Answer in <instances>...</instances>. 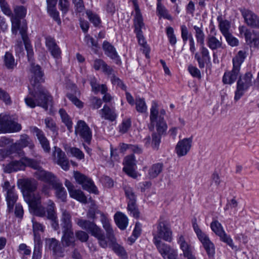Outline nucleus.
<instances>
[{"label":"nucleus","mask_w":259,"mask_h":259,"mask_svg":"<svg viewBox=\"0 0 259 259\" xmlns=\"http://www.w3.org/2000/svg\"><path fill=\"white\" fill-rule=\"evenodd\" d=\"M153 243L156 241L162 242L161 239L167 242H171L172 240V231L168 224L164 221L159 222L157 231L153 233Z\"/></svg>","instance_id":"6e6552de"},{"label":"nucleus","mask_w":259,"mask_h":259,"mask_svg":"<svg viewBox=\"0 0 259 259\" xmlns=\"http://www.w3.org/2000/svg\"><path fill=\"white\" fill-rule=\"evenodd\" d=\"M22 126L12 116L0 114V133H12L20 131Z\"/></svg>","instance_id":"423d86ee"},{"label":"nucleus","mask_w":259,"mask_h":259,"mask_svg":"<svg viewBox=\"0 0 259 259\" xmlns=\"http://www.w3.org/2000/svg\"><path fill=\"white\" fill-rule=\"evenodd\" d=\"M23 160H24L25 167L28 166L31 167L36 170V171H38L42 168L41 166L40 165L39 160L29 158L27 157H23Z\"/></svg>","instance_id":"de8ad7c7"},{"label":"nucleus","mask_w":259,"mask_h":259,"mask_svg":"<svg viewBox=\"0 0 259 259\" xmlns=\"http://www.w3.org/2000/svg\"><path fill=\"white\" fill-rule=\"evenodd\" d=\"M47 10L49 15L54 20L57 21L58 24H60L61 20L59 18V12L56 8L57 0H47Z\"/></svg>","instance_id":"c756f323"},{"label":"nucleus","mask_w":259,"mask_h":259,"mask_svg":"<svg viewBox=\"0 0 259 259\" xmlns=\"http://www.w3.org/2000/svg\"><path fill=\"white\" fill-rule=\"evenodd\" d=\"M124 165L123 170L129 176L135 178L137 177V174L134 170L135 165V159L133 155L127 156L124 158L123 162Z\"/></svg>","instance_id":"b1692460"},{"label":"nucleus","mask_w":259,"mask_h":259,"mask_svg":"<svg viewBox=\"0 0 259 259\" xmlns=\"http://www.w3.org/2000/svg\"><path fill=\"white\" fill-rule=\"evenodd\" d=\"M30 95L25 99V102L30 108H33L37 106L47 110L48 106L52 105V96L45 88L39 84L34 86L33 91L30 92Z\"/></svg>","instance_id":"7ed1b4c3"},{"label":"nucleus","mask_w":259,"mask_h":259,"mask_svg":"<svg viewBox=\"0 0 259 259\" xmlns=\"http://www.w3.org/2000/svg\"><path fill=\"white\" fill-rule=\"evenodd\" d=\"M157 12L160 17L169 20H172L171 15L169 14L167 10L162 4H157Z\"/></svg>","instance_id":"864d4df0"},{"label":"nucleus","mask_w":259,"mask_h":259,"mask_svg":"<svg viewBox=\"0 0 259 259\" xmlns=\"http://www.w3.org/2000/svg\"><path fill=\"white\" fill-rule=\"evenodd\" d=\"M46 245L53 252V255L58 257H63L64 248L62 246L59 241L56 239L52 238L46 239Z\"/></svg>","instance_id":"aec40b11"},{"label":"nucleus","mask_w":259,"mask_h":259,"mask_svg":"<svg viewBox=\"0 0 259 259\" xmlns=\"http://www.w3.org/2000/svg\"><path fill=\"white\" fill-rule=\"evenodd\" d=\"M163 170V164L158 162L152 165L148 170V176L150 179L157 177Z\"/></svg>","instance_id":"4c0bfd02"},{"label":"nucleus","mask_w":259,"mask_h":259,"mask_svg":"<svg viewBox=\"0 0 259 259\" xmlns=\"http://www.w3.org/2000/svg\"><path fill=\"white\" fill-rule=\"evenodd\" d=\"M240 70L233 67L231 71L226 72L223 77V82L229 84L234 82L239 74Z\"/></svg>","instance_id":"7c9ffc66"},{"label":"nucleus","mask_w":259,"mask_h":259,"mask_svg":"<svg viewBox=\"0 0 259 259\" xmlns=\"http://www.w3.org/2000/svg\"><path fill=\"white\" fill-rule=\"evenodd\" d=\"M240 11L245 23L248 26L252 28H259V16L248 9H243Z\"/></svg>","instance_id":"6ab92c4d"},{"label":"nucleus","mask_w":259,"mask_h":259,"mask_svg":"<svg viewBox=\"0 0 259 259\" xmlns=\"http://www.w3.org/2000/svg\"><path fill=\"white\" fill-rule=\"evenodd\" d=\"M114 220L116 225L121 230H124L127 226L128 220L127 217L121 212H117L114 214Z\"/></svg>","instance_id":"e433bc0d"},{"label":"nucleus","mask_w":259,"mask_h":259,"mask_svg":"<svg viewBox=\"0 0 259 259\" xmlns=\"http://www.w3.org/2000/svg\"><path fill=\"white\" fill-rule=\"evenodd\" d=\"M133 21L135 27V32L142 31V29L144 27V23L140 11L135 12Z\"/></svg>","instance_id":"a19ab883"},{"label":"nucleus","mask_w":259,"mask_h":259,"mask_svg":"<svg viewBox=\"0 0 259 259\" xmlns=\"http://www.w3.org/2000/svg\"><path fill=\"white\" fill-rule=\"evenodd\" d=\"M87 15L90 21L95 26L97 27L100 25L101 23V21L98 15L93 13L91 11L87 12Z\"/></svg>","instance_id":"338daca9"},{"label":"nucleus","mask_w":259,"mask_h":259,"mask_svg":"<svg viewBox=\"0 0 259 259\" xmlns=\"http://www.w3.org/2000/svg\"><path fill=\"white\" fill-rule=\"evenodd\" d=\"M52 189L55 190L56 196L61 201H66L67 193L60 181Z\"/></svg>","instance_id":"ea45409f"},{"label":"nucleus","mask_w":259,"mask_h":259,"mask_svg":"<svg viewBox=\"0 0 259 259\" xmlns=\"http://www.w3.org/2000/svg\"><path fill=\"white\" fill-rule=\"evenodd\" d=\"M53 158L54 162L60 165L64 170L69 169V164L65 153L59 147L55 146L53 152Z\"/></svg>","instance_id":"dca6fc26"},{"label":"nucleus","mask_w":259,"mask_h":259,"mask_svg":"<svg viewBox=\"0 0 259 259\" xmlns=\"http://www.w3.org/2000/svg\"><path fill=\"white\" fill-rule=\"evenodd\" d=\"M194 29L195 31V37L197 41L200 45L204 44L205 35L201 28L197 26H194Z\"/></svg>","instance_id":"13d9d810"},{"label":"nucleus","mask_w":259,"mask_h":259,"mask_svg":"<svg viewBox=\"0 0 259 259\" xmlns=\"http://www.w3.org/2000/svg\"><path fill=\"white\" fill-rule=\"evenodd\" d=\"M200 45V53L201 55H199L198 53H196L195 54V59L197 61L199 68L202 69L204 68L205 63L210 61V57L209 51L204 46V44Z\"/></svg>","instance_id":"4be33fe9"},{"label":"nucleus","mask_w":259,"mask_h":259,"mask_svg":"<svg viewBox=\"0 0 259 259\" xmlns=\"http://www.w3.org/2000/svg\"><path fill=\"white\" fill-rule=\"evenodd\" d=\"M132 122L130 118L124 119L119 126V132L122 134L126 133L130 128Z\"/></svg>","instance_id":"e2e57ef3"},{"label":"nucleus","mask_w":259,"mask_h":259,"mask_svg":"<svg viewBox=\"0 0 259 259\" xmlns=\"http://www.w3.org/2000/svg\"><path fill=\"white\" fill-rule=\"evenodd\" d=\"M127 210L130 212L133 217L138 218L139 217V212L136 204V201H128Z\"/></svg>","instance_id":"680f3d73"},{"label":"nucleus","mask_w":259,"mask_h":259,"mask_svg":"<svg viewBox=\"0 0 259 259\" xmlns=\"http://www.w3.org/2000/svg\"><path fill=\"white\" fill-rule=\"evenodd\" d=\"M105 54L112 60L118 61L119 56L116 51L115 48L107 41H104L102 46Z\"/></svg>","instance_id":"72a5a7b5"},{"label":"nucleus","mask_w":259,"mask_h":259,"mask_svg":"<svg viewBox=\"0 0 259 259\" xmlns=\"http://www.w3.org/2000/svg\"><path fill=\"white\" fill-rule=\"evenodd\" d=\"M158 113L157 105L155 103H153L150 109V126L149 128L152 131L154 126H155L157 133L162 135L166 132L167 126L164 117L158 116Z\"/></svg>","instance_id":"20e7f679"},{"label":"nucleus","mask_w":259,"mask_h":259,"mask_svg":"<svg viewBox=\"0 0 259 259\" xmlns=\"http://www.w3.org/2000/svg\"><path fill=\"white\" fill-rule=\"evenodd\" d=\"M27 27L26 23L23 22L22 27L20 29V34L23 39L25 47L27 51L28 60H30L33 56V51L32 46L27 41V35L26 34Z\"/></svg>","instance_id":"bb28decb"},{"label":"nucleus","mask_w":259,"mask_h":259,"mask_svg":"<svg viewBox=\"0 0 259 259\" xmlns=\"http://www.w3.org/2000/svg\"><path fill=\"white\" fill-rule=\"evenodd\" d=\"M192 144V138H184L178 142L175 152L179 157L186 155L190 151Z\"/></svg>","instance_id":"a211bd4d"},{"label":"nucleus","mask_w":259,"mask_h":259,"mask_svg":"<svg viewBox=\"0 0 259 259\" xmlns=\"http://www.w3.org/2000/svg\"><path fill=\"white\" fill-rule=\"evenodd\" d=\"M246 57V52L239 51L236 56L233 59V67L240 69V66Z\"/></svg>","instance_id":"c03bdc74"},{"label":"nucleus","mask_w":259,"mask_h":259,"mask_svg":"<svg viewBox=\"0 0 259 259\" xmlns=\"http://www.w3.org/2000/svg\"><path fill=\"white\" fill-rule=\"evenodd\" d=\"M55 204L51 200H49L48 203V206L47 208V218L54 221L56 219L55 213L54 211Z\"/></svg>","instance_id":"4d7b16f0"},{"label":"nucleus","mask_w":259,"mask_h":259,"mask_svg":"<svg viewBox=\"0 0 259 259\" xmlns=\"http://www.w3.org/2000/svg\"><path fill=\"white\" fill-rule=\"evenodd\" d=\"M45 44L48 50L54 58L58 59L60 57L61 51L54 37L50 35L46 36L45 37Z\"/></svg>","instance_id":"412c9836"},{"label":"nucleus","mask_w":259,"mask_h":259,"mask_svg":"<svg viewBox=\"0 0 259 259\" xmlns=\"http://www.w3.org/2000/svg\"><path fill=\"white\" fill-rule=\"evenodd\" d=\"M245 38L247 43L259 48V33L255 32L254 31L251 32L249 30H246Z\"/></svg>","instance_id":"c9c22d12"},{"label":"nucleus","mask_w":259,"mask_h":259,"mask_svg":"<svg viewBox=\"0 0 259 259\" xmlns=\"http://www.w3.org/2000/svg\"><path fill=\"white\" fill-rule=\"evenodd\" d=\"M30 72L33 74V76L34 78V80L35 81L39 82L44 81L43 78L44 74L39 65L32 64L30 68Z\"/></svg>","instance_id":"58836bf2"},{"label":"nucleus","mask_w":259,"mask_h":259,"mask_svg":"<svg viewBox=\"0 0 259 259\" xmlns=\"http://www.w3.org/2000/svg\"><path fill=\"white\" fill-rule=\"evenodd\" d=\"M33 232L34 235V240L36 238H39L41 240L40 236L39 234V232H43L44 231V226L40 223L36 222L34 219L32 220Z\"/></svg>","instance_id":"09e8293b"},{"label":"nucleus","mask_w":259,"mask_h":259,"mask_svg":"<svg viewBox=\"0 0 259 259\" xmlns=\"http://www.w3.org/2000/svg\"><path fill=\"white\" fill-rule=\"evenodd\" d=\"M61 221V225L63 230L73 229L71 222V215L70 212L65 209L62 210Z\"/></svg>","instance_id":"f704fd0d"},{"label":"nucleus","mask_w":259,"mask_h":259,"mask_svg":"<svg viewBox=\"0 0 259 259\" xmlns=\"http://www.w3.org/2000/svg\"><path fill=\"white\" fill-rule=\"evenodd\" d=\"M192 223L193 229L199 241L205 248L209 257H213L215 253V248L213 243L210 241L208 236L199 228L196 218L192 220Z\"/></svg>","instance_id":"39448f33"},{"label":"nucleus","mask_w":259,"mask_h":259,"mask_svg":"<svg viewBox=\"0 0 259 259\" xmlns=\"http://www.w3.org/2000/svg\"><path fill=\"white\" fill-rule=\"evenodd\" d=\"M4 166V171L7 173L24 170L25 168V162L24 160H23V157L20 160L13 161Z\"/></svg>","instance_id":"393cba45"},{"label":"nucleus","mask_w":259,"mask_h":259,"mask_svg":"<svg viewBox=\"0 0 259 259\" xmlns=\"http://www.w3.org/2000/svg\"><path fill=\"white\" fill-rule=\"evenodd\" d=\"M230 23L227 20H221L219 22V28L223 36L230 33Z\"/></svg>","instance_id":"bf43d9fd"},{"label":"nucleus","mask_w":259,"mask_h":259,"mask_svg":"<svg viewBox=\"0 0 259 259\" xmlns=\"http://www.w3.org/2000/svg\"><path fill=\"white\" fill-rule=\"evenodd\" d=\"M252 74L248 72L240 76L237 82L236 90L235 92L234 100L238 101L244 95L250 87L252 85Z\"/></svg>","instance_id":"0eeeda50"},{"label":"nucleus","mask_w":259,"mask_h":259,"mask_svg":"<svg viewBox=\"0 0 259 259\" xmlns=\"http://www.w3.org/2000/svg\"><path fill=\"white\" fill-rule=\"evenodd\" d=\"M136 108L138 112L140 113L145 112L147 110V106L144 99L137 98L136 99Z\"/></svg>","instance_id":"052dcab7"},{"label":"nucleus","mask_w":259,"mask_h":259,"mask_svg":"<svg viewBox=\"0 0 259 259\" xmlns=\"http://www.w3.org/2000/svg\"><path fill=\"white\" fill-rule=\"evenodd\" d=\"M68 152L70 153L72 156L76 157L78 160L84 159V155L83 153L78 148L76 147H70Z\"/></svg>","instance_id":"774afa93"},{"label":"nucleus","mask_w":259,"mask_h":259,"mask_svg":"<svg viewBox=\"0 0 259 259\" xmlns=\"http://www.w3.org/2000/svg\"><path fill=\"white\" fill-rule=\"evenodd\" d=\"M45 123L46 127L50 129L52 132L53 136L56 137L58 135V128L53 119L47 117L45 119Z\"/></svg>","instance_id":"603ef678"},{"label":"nucleus","mask_w":259,"mask_h":259,"mask_svg":"<svg viewBox=\"0 0 259 259\" xmlns=\"http://www.w3.org/2000/svg\"><path fill=\"white\" fill-rule=\"evenodd\" d=\"M69 195L71 197L82 203H85L87 201L86 197L80 190L74 189L69 193Z\"/></svg>","instance_id":"3c124183"},{"label":"nucleus","mask_w":259,"mask_h":259,"mask_svg":"<svg viewBox=\"0 0 259 259\" xmlns=\"http://www.w3.org/2000/svg\"><path fill=\"white\" fill-rule=\"evenodd\" d=\"M84 40L88 47L91 48L95 53H97L98 51L97 49L98 48V42L89 34L85 35Z\"/></svg>","instance_id":"5fc2aeb1"},{"label":"nucleus","mask_w":259,"mask_h":259,"mask_svg":"<svg viewBox=\"0 0 259 259\" xmlns=\"http://www.w3.org/2000/svg\"><path fill=\"white\" fill-rule=\"evenodd\" d=\"M59 112L63 122L65 123L69 132H71L72 128V122L69 117L66 111L63 109H60Z\"/></svg>","instance_id":"8fccbe9b"},{"label":"nucleus","mask_w":259,"mask_h":259,"mask_svg":"<svg viewBox=\"0 0 259 259\" xmlns=\"http://www.w3.org/2000/svg\"><path fill=\"white\" fill-rule=\"evenodd\" d=\"M34 176L38 180L49 184L52 188L60 181L52 172L46 171L42 168L38 171H35Z\"/></svg>","instance_id":"ddd939ff"},{"label":"nucleus","mask_w":259,"mask_h":259,"mask_svg":"<svg viewBox=\"0 0 259 259\" xmlns=\"http://www.w3.org/2000/svg\"><path fill=\"white\" fill-rule=\"evenodd\" d=\"M93 66L96 70H101L108 75L112 74L114 72V70L111 67L108 65L104 61L100 59L95 60Z\"/></svg>","instance_id":"cd10ccee"},{"label":"nucleus","mask_w":259,"mask_h":259,"mask_svg":"<svg viewBox=\"0 0 259 259\" xmlns=\"http://www.w3.org/2000/svg\"><path fill=\"white\" fill-rule=\"evenodd\" d=\"M21 187L23 193L28 195L27 200L30 211L31 213L39 217H44L46 215V210L41 205V197L39 193L32 194L37 188V182L34 180L25 179L21 182Z\"/></svg>","instance_id":"f03ea898"},{"label":"nucleus","mask_w":259,"mask_h":259,"mask_svg":"<svg viewBox=\"0 0 259 259\" xmlns=\"http://www.w3.org/2000/svg\"><path fill=\"white\" fill-rule=\"evenodd\" d=\"M136 36L138 40L139 44L142 47L141 49L143 51V53L145 54L146 58H149V53L150 52V49L147 45V42L145 39L143 35L142 31L135 32Z\"/></svg>","instance_id":"79ce46f5"},{"label":"nucleus","mask_w":259,"mask_h":259,"mask_svg":"<svg viewBox=\"0 0 259 259\" xmlns=\"http://www.w3.org/2000/svg\"><path fill=\"white\" fill-rule=\"evenodd\" d=\"M99 214L100 216V221L102 223L103 228L106 232H109L110 233V229L112 228L109 220L107 215L101 211L97 207L94 206L89 209L87 212V217L93 221L97 219V215Z\"/></svg>","instance_id":"f8f14e48"},{"label":"nucleus","mask_w":259,"mask_h":259,"mask_svg":"<svg viewBox=\"0 0 259 259\" xmlns=\"http://www.w3.org/2000/svg\"><path fill=\"white\" fill-rule=\"evenodd\" d=\"M34 176L38 180L49 184L52 188L60 181L52 172L46 171L42 168L38 171H35Z\"/></svg>","instance_id":"4468645a"},{"label":"nucleus","mask_w":259,"mask_h":259,"mask_svg":"<svg viewBox=\"0 0 259 259\" xmlns=\"http://www.w3.org/2000/svg\"><path fill=\"white\" fill-rule=\"evenodd\" d=\"M220 240L230 246L232 249H236L237 247L234 246L233 240L229 235H228L225 231L219 236Z\"/></svg>","instance_id":"0e129e2a"},{"label":"nucleus","mask_w":259,"mask_h":259,"mask_svg":"<svg viewBox=\"0 0 259 259\" xmlns=\"http://www.w3.org/2000/svg\"><path fill=\"white\" fill-rule=\"evenodd\" d=\"M3 191H6V201L7 202L8 210L9 212L12 211L14 204L18 200V195L16 192L14 186H11L8 181H6L2 184Z\"/></svg>","instance_id":"1a4fd4ad"},{"label":"nucleus","mask_w":259,"mask_h":259,"mask_svg":"<svg viewBox=\"0 0 259 259\" xmlns=\"http://www.w3.org/2000/svg\"><path fill=\"white\" fill-rule=\"evenodd\" d=\"M75 133L78 135L81 139L85 142L90 144L92 139V132L83 120H79L75 126Z\"/></svg>","instance_id":"2eb2a0df"},{"label":"nucleus","mask_w":259,"mask_h":259,"mask_svg":"<svg viewBox=\"0 0 259 259\" xmlns=\"http://www.w3.org/2000/svg\"><path fill=\"white\" fill-rule=\"evenodd\" d=\"M154 244L156 246L157 249L161 256L164 259H166V255H167L172 248L163 242L156 241V242H154Z\"/></svg>","instance_id":"37998d69"},{"label":"nucleus","mask_w":259,"mask_h":259,"mask_svg":"<svg viewBox=\"0 0 259 259\" xmlns=\"http://www.w3.org/2000/svg\"><path fill=\"white\" fill-rule=\"evenodd\" d=\"M74 177L76 182L81 185L84 190L95 194H98L97 187L90 178L78 171L74 172Z\"/></svg>","instance_id":"9b49d317"},{"label":"nucleus","mask_w":259,"mask_h":259,"mask_svg":"<svg viewBox=\"0 0 259 259\" xmlns=\"http://www.w3.org/2000/svg\"><path fill=\"white\" fill-rule=\"evenodd\" d=\"M206 44L212 51L223 48L222 37L218 38L214 35L209 34L206 38Z\"/></svg>","instance_id":"c85d7f7f"},{"label":"nucleus","mask_w":259,"mask_h":259,"mask_svg":"<svg viewBox=\"0 0 259 259\" xmlns=\"http://www.w3.org/2000/svg\"><path fill=\"white\" fill-rule=\"evenodd\" d=\"M210 228L212 231L218 236H219L224 232L222 225L218 221H212L210 224Z\"/></svg>","instance_id":"69168bd1"},{"label":"nucleus","mask_w":259,"mask_h":259,"mask_svg":"<svg viewBox=\"0 0 259 259\" xmlns=\"http://www.w3.org/2000/svg\"><path fill=\"white\" fill-rule=\"evenodd\" d=\"M63 236L61 238L62 245L64 247L72 246L75 245V240L74 237L73 229L62 230Z\"/></svg>","instance_id":"a878e982"},{"label":"nucleus","mask_w":259,"mask_h":259,"mask_svg":"<svg viewBox=\"0 0 259 259\" xmlns=\"http://www.w3.org/2000/svg\"><path fill=\"white\" fill-rule=\"evenodd\" d=\"M34 245L32 259H40L41 257L42 241L39 238L34 240Z\"/></svg>","instance_id":"49530a36"},{"label":"nucleus","mask_w":259,"mask_h":259,"mask_svg":"<svg viewBox=\"0 0 259 259\" xmlns=\"http://www.w3.org/2000/svg\"><path fill=\"white\" fill-rule=\"evenodd\" d=\"M178 243L180 245V248L183 252L184 256L187 259H196V258L192 255L191 249L188 243L185 241L183 236L181 235L178 239Z\"/></svg>","instance_id":"473e14b6"},{"label":"nucleus","mask_w":259,"mask_h":259,"mask_svg":"<svg viewBox=\"0 0 259 259\" xmlns=\"http://www.w3.org/2000/svg\"><path fill=\"white\" fill-rule=\"evenodd\" d=\"M75 222L81 228L86 230L96 238L101 247L106 248L109 246L118 255L123 258L126 257V252L124 248L116 242L112 228L110 229V234L109 232H106V236H105L102 229L93 222L78 218L76 219Z\"/></svg>","instance_id":"f257e3e1"},{"label":"nucleus","mask_w":259,"mask_h":259,"mask_svg":"<svg viewBox=\"0 0 259 259\" xmlns=\"http://www.w3.org/2000/svg\"><path fill=\"white\" fill-rule=\"evenodd\" d=\"M30 130L31 132H32L34 134H35V135L37 137L44 150L47 153L50 152L51 148L50 146L49 141L45 137L42 131L39 129L36 126L31 127L30 128Z\"/></svg>","instance_id":"5701e85b"},{"label":"nucleus","mask_w":259,"mask_h":259,"mask_svg":"<svg viewBox=\"0 0 259 259\" xmlns=\"http://www.w3.org/2000/svg\"><path fill=\"white\" fill-rule=\"evenodd\" d=\"M15 15L12 13L11 21L12 23V32L13 34H16L18 30L20 31L21 19L23 18L26 15V8L23 6H16L14 9Z\"/></svg>","instance_id":"9d476101"},{"label":"nucleus","mask_w":259,"mask_h":259,"mask_svg":"<svg viewBox=\"0 0 259 259\" xmlns=\"http://www.w3.org/2000/svg\"><path fill=\"white\" fill-rule=\"evenodd\" d=\"M28 147L30 149H32L34 145L30 138V137L26 134L21 135L20 139L17 142L12 144L10 147V150L11 152H18V149L20 150L21 148Z\"/></svg>","instance_id":"f3484780"},{"label":"nucleus","mask_w":259,"mask_h":259,"mask_svg":"<svg viewBox=\"0 0 259 259\" xmlns=\"http://www.w3.org/2000/svg\"><path fill=\"white\" fill-rule=\"evenodd\" d=\"M4 64L9 69H13L16 66L17 63L12 54L8 52H6L4 58Z\"/></svg>","instance_id":"a18cd8bd"},{"label":"nucleus","mask_w":259,"mask_h":259,"mask_svg":"<svg viewBox=\"0 0 259 259\" xmlns=\"http://www.w3.org/2000/svg\"><path fill=\"white\" fill-rule=\"evenodd\" d=\"M165 31L170 44L173 46H175L177 43V37L174 33V28L171 26H168L166 28Z\"/></svg>","instance_id":"6e6d98bb"},{"label":"nucleus","mask_w":259,"mask_h":259,"mask_svg":"<svg viewBox=\"0 0 259 259\" xmlns=\"http://www.w3.org/2000/svg\"><path fill=\"white\" fill-rule=\"evenodd\" d=\"M100 114L102 118L110 121L115 120L117 117L114 108H111L107 105H104L103 108L100 110Z\"/></svg>","instance_id":"2f4dec72"}]
</instances>
